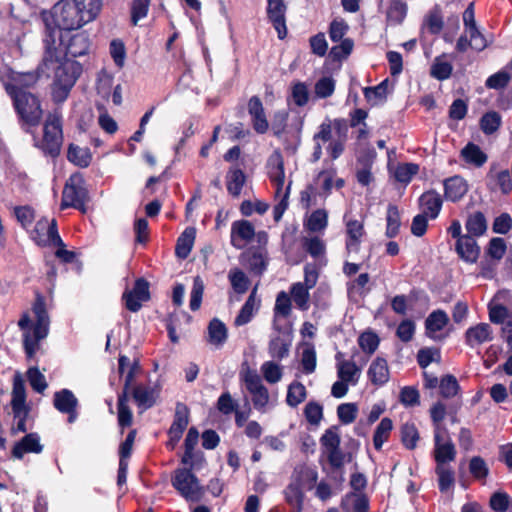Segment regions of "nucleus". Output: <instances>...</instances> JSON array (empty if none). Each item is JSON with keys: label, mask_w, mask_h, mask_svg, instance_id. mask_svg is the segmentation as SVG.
Masks as SVG:
<instances>
[{"label": "nucleus", "mask_w": 512, "mask_h": 512, "mask_svg": "<svg viewBox=\"0 0 512 512\" xmlns=\"http://www.w3.org/2000/svg\"><path fill=\"white\" fill-rule=\"evenodd\" d=\"M101 8V0H60L53 7V21L60 30H77L93 21Z\"/></svg>", "instance_id": "obj_1"}, {"label": "nucleus", "mask_w": 512, "mask_h": 512, "mask_svg": "<svg viewBox=\"0 0 512 512\" xmlns=\"http://www.w3.org/2000/svg\"><path fill=\"white\" fill-rule=\"evenodd\" d=\"M5 91L12 100L22 130L29 132L31 128L37 127L43 118L39 96L16 86H5Z\"/></svg>", "instance_id": "obj_2"}, {"label": "nucleus", "mask_w": 512, "mask_h": 512, "mask_svg": "<svg viewBox=\"0 0 512 512\" xmlns=\"http://www.w3.org/2000/svg\"><path fill=\"white\" fill-rule=\"evenodd\" d=\"M63 141L62 115L55 110L54 112L48 113L43 124V136L40 140L35 139V146L45 156L54 159L60 155Z\"/></svg>", "instance_id": "obj_3"}, {"label": "nucleus", "mask_w": 512, "mask_h": 512, "mask_svg": "<svg viewBox=\"0 0 512 512\" xmlns=\"http://www.w3.org/2000/svg\"><path fill=\"white\" fill-rule=\"evenodd\" d=\"M55 69V76L52 83V100L57 103H63L69 96L77 79L82 74V65L75 60H65L58 62Z\"/></svg>", "instance_id": "obj_4"}, {"label": "nucleus", "mask_w": 512, "mask_h": 512, "mask_svg": "<svg viewBox=\"0 0 512 512\" xmlns=\"http://www.w3.org/2000/svg\"><path fill=\"white\" fill-rule=\"evenodd\" d=\"M89 200L88 190L85 187V180L81 173L72 174L65 183L60 203L61 210L74 208L86 213V203Z\"/></svg>", "instance_id": "obj_5"}, {"label": "nucleus", "mask_w": 512, "mask_h": 512, "mask_svg": "<svg viewBox=\"0 0 512 512\" xmlns=\"http://www.w3.org/2000/svg\"><path fill=\"white\" fill-rule=\"evenodd\" d=\"M188 465V468H178L174 471L171 483L184 499L199 502L204 496L205 488L200 485L199 479L192 472L193 463Z\"/></svg>", "instance_id": "obj_6"}, {"label": "nucleus", "mask_w": 512, "mask_h": 512, "mask_svg": "<svg viewBox=\"0 0 512 512\" xmlns=\"http://www.w3.org/2000/svg\"><path fill=\"white\" fill-rule=\"evenodd\" d=\"M320 443L333 470H342L345 462H351L352 454L344 453L340 448L341 438L337 426L328 428L321 436Z\"/></svg>", "instance_id": "obj_7"}, {"label": "nucleus", "mask_w": 512, "mask_h": 512, "mask_svg": "<svg viewBox=\"0 0 512 512\" xmlns=\"http://www.w3.org/2000/svg\"><path fill=\"white\" fill-rule=\"evenodd\" d=\"M30 236L39 247L65 246V243L59 235L55 218L51 221L47 218L39 219L31 231Z\"/></svg>", "instance_id": "obj_8"}, {"label": "nucleus", "mask_w": 512, "mask_h": 512, "mask_svg": "<svg viewBox=\"0 0 512 512\" xmlns=\"http://www.w3.org/2000/svg\"><path fill=\"white\" fill-rule=\"evenodd\" d=\"M151 299L150 283L143 277L137 278L131 290L126 289L122 294L125 307L130 312H138L143 302Z\"/></svg>", "instance_id": "obj_9"}, {"label": "nucleus", "mask_w": 512, "mask_h": 512, "mask_svg": "<svg viewBox=\"0 0 512 512\" xmlns=\"http://www.w3.org/2000/svg\"><path fill=\"white\" fill-rule=\"evenodd\" d=\"M61 31L56 25L52 27L49 23L45 25V33L43 38L44 43V56L42 59V65L46 69H50V65L59 62L58 48L56 46L57 40L59 39L60 45L63 44V36Z\"/></svg>", "instance_id": "obj_10"}, {"label": "nucleus", "mask_w": 512, "mask_h": 512, "mask_svg": "<svg viewBox=\"0 0 512 512\" xmlns=\"http://www.w3.org/2000/svg\"><path fill=\"white\" fill-rule=\"evenodd\" d=\"M287 4L284 0H267L266 13L267 18L277 32L280 40L287 37L286 26Z\"/></svg>", "instance_id": "obj_11"}, {"label": "nucleus", "mask_w": 512, "mask_h": 512, "mask_svg": "<svg viewBox=\"0 0 512 512\" xmlns=\"http://www.w3.org/2000/svg\"><path fill=\"white\" fill-rule=\"evenodd\" d=\"M32 311L36 317V323L33 326V335L37 339L42 340L48 335L50 319L46 309L45 297L38 291L35 293Z\"/></svg>", "instance_id": "obj_12"}, {"label": "nucleus", "mask_w": 512, "mask_h": 512, "mask_svg": "<svg viewBox=\"0 0 512 512\" xmlns=\"http://www.w3.org/2000/svg\"><path fill=\"white\" fill-rule=\"evenodd\" d=\"M455 251L461 260L469 264L476 263L480 256V247L472 235L464 234L460 241H456Z\"/></svg>", "instance_id": "obj_13"}, {"label": "nucleus", "mask_w": 512, "mask_h": 512, "mask_svg": "<svg viewBox=\"0 0 512 512\" xmlns=\"http://www.w3.org/2000/svg\"><path fill=\"white\" fill-rule=\"evenodd\" d=\"M370 383L376 387L384 386L390 379L388 362L385 358L377 356L367 370Z\"/></svg>", "instance_id": "obj_14"}, {"label": "nucleus", "mask_w": 512, "mask_h": 512, "mask_svg": "<svg viewBox=\"0 0 512 512\" xmlns=\"http://www.w3.org/2000/svg\"><path fill=\"white\" fill-rule=\"evenodd\" d=\"M444 198L447 201L458 202L468 192V183L460 175H454L443 181Z\"/></svg>", "instance_id": "obj_15"}, {"label": "nucleus", "mask_w": 512, "mask_h": 512, "mask_svg": "<svg viewBox=\"0 0 512 512\" xmlns=\"http://www.w3.org/2000/svg\"><path fill=\"white\" fill-rule=\"evenodd\" d=\"M365 235V229L362 222L358 220H349L346 223V241L345 249L347 254L358 253L361 246V238Z\"/></svg>", "instance_id": "obj_16"}, {"label": "nucleus", "mask_w": 512, "mask_h": 512, "mask_svg": "<svg viewBox=\"0 0 512 512\" xmlns=\"http://www.w3.org/2000/svg\"><path fill=\"white\" fill-rule=\"evenodd\" d=\"M43 451V445L40 444V437L37 433H28L12 448V456L16 459H22L25 453L39 454Z\"/></svg>", "instance_id": "obj_17"}, {"label": "nucleus", "mask_w": 512, "mask_h": 512, "mask_svg": "<svg viewBox=\"0 0 512 512\" xmlns=\"http://www.w3.org/2000/svg\"><path fill=\"white\" fill-rule=\"evenodd\" d=\"M443 205L441 195L434 189L424 192L419 197V206L423 210V214L429 216L430 219L438 217Z\"/></svg>", "instance_id": "obj_18"}, {"label": "nucleus", "mask_w": 512, "mask_h": 512, "mask_svg": "<svg viewBox=\"0 0 512 512\" xmlns=\"http://www.w3.org/2000/svg\"><path fill=\"white\" fill-rule=\"evenodd\" d=\"M493 339L492 329L488 323H479L469 327L465 332L466 344L470 347L480 345Z\"/></svg>", "instance_id": "obj_19"}, {"label": "nucleus", "mask_w": 512, "mask_h": 512, "mask_svg": "<svg viewBox=\"0 0 512 512\" xmlns=\"http://www.w3.org/2000/svg\"><path fill=\"white\" fill-rule=\"evenodd\" d=\"M343 512H369V498L365 493L349 492L341 501Z\"/></svg>", "instance_id": "obj_20"}, {"label": "nucleus", "mask_w": 512, "mask_h": 512, "mask_svg": "<svg viewBox=\"0 0 512 512\" xmlns=\"http://www.w3.org/2000/svg\"><path fill=\"white\" fill-rule=\"evenodd\" d=\"M90 39L86 32H79L69 38L65 45V55L73 58L81 57L88 53Z\"/></svg>", "instance_id": "obj_21"}, {"label": "nucleus", "mask_w": 512, "mask_h": 512, "mask_svg": "<svg viewBox=\"0 0 512 512\" xmlns=\"http://www.w3.org/2000/svg\"><path fill=\"white\" fill-rule=\"evenodd\" d=\"M257 287L251 291L245 303L235 317L234 325L240 327L249 323L260 306V300H256Z\"/></svg>", "instance_id": "obj_22"}, {"label": "nucleus", "mask_w": 512, "mask_h": 512, "mask_svg": "<svg viewBox=\"0 0 512 512\" xmlns=\"http://www.w3.org/2000/svg\"><path fill=\"white\" fill-rule=\"evenodd\" d=\"M434 460L436 466H445L456 459L457 451L450 438L446 442H434Z\"/></svg>", "instance_id": "obj_23"}, {"label": "nucleus", "mask_w": 512, "mask_h": 512, "mask_svg": "<svg viewBox=\"0 0 512 512\" xmlns=\"http://www.w3.org/2000/svg\"><path fill=\"white\" fill-rule=\"evenodd\" d=\"M129 392H121L117 399V420L120 433L123 434L125 428L133 424V413L128 406Z\"/></svg>", "instance_id": "obj_24"}, {"label": "nucleus", "mask_w": 512, "mask_h": 512, "mask_svg": "<svg viewBox=\"0 0 512 512\" xmlns=\"http://www.w3.org/2000/svg\"><path fill=\"white\" fill-rule=\"evenodd\" d=\"M132 397L138 408L145 411L155 405L158 394L151 387L137 385L132 389Z\"/></svg>", "instance_id": "obj_25"}, {"label": "nucleus", "mask_w": 512, "mask_h": 512, "mask_svg": "<svg viewBox=\"0 0 512 512\" xmlns=\"http://www.w3.org/2000/svg\"><path fill=\"white\" fill-rule=\"evenodd\" d=\"M196 237V229L194 227H187L177 238L175 246V255L179 259H186L192 251Z\"/></svg>", "instance_id": "obj_26"}, {"label": "nucleus", "mask_w": 512, "mask_h": 512, "mask_svg": "<svg viewBox=\"0 0 512 512\" xmlns=\"http://www.w3.org/2000/svg\"><path fill=\"white\" fill-rule=\"evenodd\" d=\"M462 159L470 165L475 167H482L488 159L487 154L480 148L479 145L468 142L460 151Z\"/></svg>", "instance_id": "obj_27"}, {"label": "nucleus", "mask_w": 512, "mask_h": 512, "mask_svg": "<svg viewBox=\"0 0 512 512\" xmlns=\"http://www.w3.org/2000/svg\"><path fill=\"white\" fill-rule=\"evenodd\" d=\"M408 12L407 3L404 0H390L386 10V22L388 25H401Z\"/></svg>", "instance_id": "obj_28"}, {"label": "nucleus", "mask_w": 512, "mask_h": 512, "mask_svg": "<svg viewBox=\"0 0 512 512\" xmlns=\"http://www.w3.org/2000/svg\"><path fill=\"white\" fill-rule=\"evenodd\" d=\"M53 406L60 413L70 412L78 407V399L71 390L64 388L54 393Z\"/></svg>", "instance_id": "obj_29"}, {"label": "nucleus", "mask_w": 512, "mask_h": 512, "mask_svg": "<svg viewBox=\"0 0 512 512\" xmlns=\"http://www.w3.org/2000/svg\"><path fill=\"white\" fill-rule=\"evenodd\" d=\"M466 235L480 237L487 231V220L483 212L475 211L470 213L465 222Z\"/></svg>", "instance_id": "obj_30"}, {"label": "nucleus", "mask_w": 512, "mask_h": 512, "mask_svg": "<svg viewBox=\"0 0 512 512\" xmlns=\"http://www.w3.org/2000/svg\"><path fill=\"white\" fill-rule=\"evenodd\" d=\"M269 162L274 165V172L270 173L269 178L276 186V194H279L285 183V168L282 154L279 151H275L269 158Z\"/></svg>", "instance_id": "obj_31"}, {"label": "nucleus", "mask_w": 512, "mask_h": 512, "mask_svg": "<svg viewBox=\"0 0 512 512\" xmlns=\"http://www.w3.org/2000/svg\"><path fill=\"white\" fill-rule=\"evenodd\" d=\"M245 262L249 271L256 276H261L268 266V260L260 249L247 252Z\"/></svg>", "instance_id": "obj_32"}, {"label": "nucleus", "mask_w": 512, "mask_h": 512, "mask_svg": "<svg viewBox=\"0 0 512 512\" xmlns=\"http://www.w3.org/2000/svg\"><path fill=\"white\" fill-rule=\"evenodd\" d=\"M67 159L69 162L80 168H86L92 161V155L89 148H81L78 145L71 143L68 146Z\"/></svg>", "instance_id": "obj_33"}, {"label": "nucleus", "mask_w": 512, "mask_h": 512, "mask_svg": "<svg viewBox=\"0 0 512 512\" xmlns=\"http://www.w3.org/2000/svg\"><path fill=\"white\" fill-rule=\"evenodd\" d=\"M255 236L254 225L248 220H237L232 223L231 226V239L234 246L235 238L238 237L240 240L250 242Z\"/></svg>", "instance_id": "obj_34"}, {"label": "nucleus", "mask_w": 512, "mask_h": 512, "mask_svg": "<svg viewBox=\"0 0 512 512\" xmlns=\"http://www.w3.org/2000/svg\"><path fill=\"white\" fill-rule=\"evenodd\" d=\"M285 501L294 508V512H302L305 494L299 483H290L284 491Z\"/></svg>", "instance_id": "obj_35"}, {"label": "nucleus", "mask_w": 512, "mask_h": 512, "mask_svg": "<svg viewBox=\"0 0 512 512\" xmlns=\"http://www.w3.org/2000/svg\"><path fill=\"white\" fill-rule=\"evenodd\" d=\"M357 162L362 165L356 170V180L362 187L369 186L374 181L372 174L373 157L366 155L357 158Z\"/></svg>", "instance_id": "obj_36"}, {"label": "nucleus", "mask_w": 512, "mask_h": 512, "mask_svg": "<svg viewBox=\"0 0 512 512\" xmlns=\"http://www.w3.org/2000/svg\"><path fill=\"white\" fill-rule=\"evenodd\" d=\"M449 323V317L444 310L438 309L429 314L425 320L426 334L432 337L431 334L441 331Z\"/></svg>", "instance_id": "obj_37"}, {"label": "nucleus", "mask_w": 512, "mask_h": 512, "mask_svg": "<svg viewBox=\"0 0 512 512\" xmlns=\"http://www.w3.org/2000/svg\"><path fill=\"white\" fill-rule=\"evenodd\" d=\"M189 413L190 411L186 404L177 402L173 422L168 431L183 435L189 424Z\"/></svg>", "instance_id": "obj_38"}, {"label": "nucleus", "mask_w": 512, "mask_h": 512, "mask_svg": "<svg viewBox=\"0 0 512 512\" xmlns=\"http://www.w3.org/2000/svg\"><path fill=\"white\" fill-rule=\"evenodd\" d=\"M444 58L445 54L437 56L430 67V76L438 81L449 79L453 72V65Z\"/></svg>", "instance_id": "obj_39"}, {"label": "nucleus", "mask_w": 512, "mask_h": 512, "mask_svg": "<svg viewBox=\"0 0 512 512\" xmlns=\"http://www.w3.org/2000/svg\"><path fill=\"white\" fill-rule=\"evenodd\" d=\"M392 429L393 421L389 417L382 418L373 434V445L377 451H380L383 444L388 441Z\"/></svg>", "instance_id": "obj_40"}, {"label": "nucleus", "mask_w": 512, "mask_h": 512, "mask_svg": "<svg viewBox=\"0 0 512 512\" xmlns=\"http://www.w3.org/2000/svg\"><path fill=\"white\" fill-rule=\"evenodd\" d=\"M420 439L418 429L413 422H406L400 427V440L408 450H414Z\"/></svg>", "instance_id": "obj_41"}, {"label": "nucleus", "mask_w": 512, "mask_h": 512, "mask_svg": "<svg viewBox=\"0 0 512 512\" xmlns=\"http://www.w3.org/2000/svg\"><path fill=\"white\" fill-rule=\"evenodd\" d=\"M424 25L432 35H438L442 31L444 27V20L442 10L439 5H435L429 10L424 18Z\"/></svg>", "instance_id": "obj_42"}, {"label": "nucleus", "mask_w": 512, "mask_h": 512, "mask_svg": "<svg viewBox=\"0 0 512 512\" xmlns=\"http://www.w3.org/2000/svg\"><path fill=\"white\" fill-rule=\"evenodd\" d=\"M227 191L233 197H238L241 194L242 188L246 181V176L240 168L231 169L227 173Z\"/></svg>", "instance_id": "obj_43"}, {"label": "nucleus", "mask_w": 512, "mask_h": 512, "mask_svg": "<svg viewBox=\"0 0 512 512\" xmlns=\"http://www.w3.org/2000/svg\"><path fill=\"white\" fill-rule=\"evenodd\" d=\"M386 222V237L395 238L399 234L401 226L400 211L396 205H388L386 213Z\"/></svg>", "instance_id": "obj_44"}, {"label": "nucleus", "mask_w": 512, "mask_h": 512, "mask_svg": "<svg viewBox=\"0 0 512 512\" xmlns=\"http://www.w3.org/2000/svg\"><path fill=\"white\" fill-rule=\"evenodd\" d=\"M42 63L38 66L36 71L21 73L17 78H14V83H7L5 86H16L22 88L24 91H29L40 79L41 73L44 72Z\"/></svg>", "instance_id": "obj_45"}, {"label": "nucleus", "mask_w": 512, "mask_h": 512, "mask_svg": "<svg viewBox=\"0 0 512 512\" xmlns=\"http://www.w3.org/2000/svg\"><path fill=\"white\" fill-rule=\"evenodd\" d=\"M307 397V390L303 383L299 381H293L287 390L286 395V403L292 407L296 408L299 404L305 401Z\"/></svg>", "instance_id": "obj_46"}, {"label": "nucleus", "mask_w": 512, "mask_h": 512, "mask_svg": "<svg viewBox=\"0 0 512 512\" xmlns=\"http://www.w3.org/2000/svg\"><path fill=\"white\" fill-rule=\"evenodd\" d=\"M418 172L419 165L416 163H399L394 169L393 176L397 182L408 185Z\"/></svg>", "instance_id": "obj_47"}, {"label": "nucleus", "mask_w": 512, "mask_h": 512, "mask_svg": "<svg viewBox=\"0 0 512 512\" xmlns=\"http://www.w3.org/2000/svg\"><path fill=\"white\" fill-rule=\"evenodd\" d=\"M309 290L310 289L303 285L302 282L293 283L291 285L290 294L292 299L296 306L302 311H306L309 308Z\"/></svg>", "instance_id": "obj_48"}, {"label": "nucleus", "mask_w": 512, "mask_h": 512, "mask_svg": "<svg viewBox=\"0 0 512 512\" xmlns=\"http://www.w3.org/2000/svg\"><path fill=\"white\" fill-rule=\"evenodd\" d=\"M209 342L215 345H222L227 340V328L225 324L214 318L208 325Z\"/></svg>", "instance_id": "obj_49"}, {"label": "nucleus", "mask_w": 512, "mask_h": 512, "mask_svg": "<svg viewBox=\"0 0 512 512\" xmlns=\"http://www.w3.org/2000/svg\"><path fill=\"white\" fill-rule=\"evenodd\" d=\"M360 369L353 361H342L338 363L337 375L338 378L355 385L358 381Z\"/></svg>", "instance_id": "obj_50"}, {"label": "nucleus", "mask_w": 512, "mask_h": 512, "mask_svg": "<svg viewBox=\"0 0 512 512\" xmlns=\"http://www.w3.org/2000/svg\"><path fill=\"white\" fill-rule=\"evenodd\" d=\"M199 433L195 427H191L188 430V433L185 437L184 441V454L182 456L181 462L183 464H191L192 459L194 457V449L198 443Z\"/></svg>", "instance_id": "obj_51"}, {"label": "nucleus", "mask_w": 512, "mask_h": 512, "mask_svg": "<svg viewBox=\"0 0 512 512\" xmlns=\"http://www.w3.org/2000/svg\"><path fill=\"white\" fill-rule=\"evenodd\" d=\"M480 128L486 135L495 133L501 126V116L496 111H489L480 118Z\"/></svg>", "instance_id": "obj_52"}, {"label": "nucleus", "mask_w": 512, "mask_h": 512, "mask_svg": "<svg viewBox=\"0 0 512 512\" xmlns=\"http://www.w3.org/2000/svg\"><path fill=\"white\" fill-rule=\"evenodd\" d=\"M435 473L438 477V488L441 492L448 491L455 483V473L451 467L436 466Z\"/></svg>", "instance_id": "obj_53"}, {"label": "nucleus", "mask_w": 512, "mask_h": 512, "mask_svg": "<svg viewBox=\"0 0 512 512\" xmlns=\"http://www.w3.org/2000/svg\"><path fill=\"white\" fill-rule=\"evenodd\" d=\"M305 348L302 351L301 355V365L303 373L312 374L317 365V357L314 345L312 343H304Z\"/></svg>", "instance_id": "obj_54"}, {"label": "nucleus", "mask_w": 512, "mask_h": 512, "mask_svg": "<svg viewBox=\"0 0 512 512\" xmlns=\"http://www.w3.org/2000/svg\"><path fill=\"white\" fill-rule=\"evenodd\" d=\"M439 392L443 398H452L456 396L460 390L457 378L452 374H446L440 379Z\"/></svg>", "instance_id": "obj_55"}, {"label": "nucleus", "mask_w": 512, "mask_h": 512, "mask_svg": "<svg viewBox=\"0 0 512 512\" xmlns=\"http://www.w3.org/2000/svg\"><path fill=\"white\" fill-rule=\"evenodd\" d=\"M229 280L232 288L237 294H244L248 291L250 280L246 274L238 268L231 270L229 273Z\"/></svg>", "instance_id": "obj_56"}, {"label": "nucleus", "mask_w": 512, "mask_h": 512, "mask_svg": "<svg viewBox=\"0 0 512 512\" xmlns=\"http://www.w3.org/2000/svg\"><path fill=\"white\" fill-rule=\"evenodd\" d=\"M380 343L379 336L373 331H365L358 337L359 347L363 352L371 355L373 354Z\"/></svg>", "instance_id": "obj_57"}, {"label": "nucleus", "mask_w": 512, "mask_h": 512, "mask_svg": "<svg viewBox=\"0 0 512 512\" xmlns=\"http://www.w3.org/2000/svg\"><path fill=\"white\" fill-rule=\"evenodd\" d=\"M354 41L351 38H344L340 44L334 45L329 52V57L333 61H342L346 59L353 50Z\"/></svg>", "instance_id": "obj_58"}, {"label": "nucleus", "mask_w": 512, "mask_h": 512, "mask_svg": "<svg viewBox=\"0 0 512 512\" xmlns=\"http://www.w3.org/2000/svg\"><path fill=\"white\" fill-rule=\"evenodd\" d=\"M328 225V213L325 209H317L308 218L307 228L312 232L324 230Z\"/></svg>", "instance_id": "obj_59"}, {"label": "nucleus", "mask_w": 512, "mask_h": 512, "mask_svg": "<svg viewBox=\"0 0 512 512\" xmlns=\"http://www.w3.org/2000/svg\"><path fill=\"white\" fill-rule=\"evenodd\" d=\"M511 79L512 75L505 69H502L489 76L485 82V86L489 89L495 90L504 89L508 86Z\"/></svg>", "instance_id": "obj_60"}, {"label": "nucleus", "mask_w": 512, "mask_h": 512, "mask_svg": "<svg viewBox=\"0 0 512 512\" xmlns=\"http://www.w3.org/2000/svg\"><path fill=\"white\" fill-rule=\"evenodd\" d=\"M358 414V406L356 403H342L337 407V416L342 424L353 423Z\"/></svg>", "instance_id": "obj_61"}, {"label": "nucleus", "mask_w": 512, "mask_h": 512, "mask_svg": "<svg viewBox=\"0 0 512 512\" xmlns=\"http://www.w3.org/2000/svg\"><path fill=\"white\" fill-rule=\"evenodd\" d=\"M469 472L476 480H484L489 474V468L481 456H473L469 462Z\"/></svg>", "instance_id": "obj_62"}, {"label": "nucleus", "mask_w": 512, "mask_h": 512, "mask_svg": "<svg viewBox=\"0 0 512 512\" xmlns=\"http://www.w3.org/2000/svg\"><path fill=\"white\" fill-rule=\"evenodd\" d=\"M27 378L30 386L37 393H43L47 388L45 376L40 372L37 367H30L27 371Z\"/></svg>", "instance_id": "obj_63"}, {"label": "nucleus", "mask_w": 512, "mask_h": 512, "mask_svg": "<svg viewBox=\"0 0 512 512\" xmlns=\"http://www.w3.org/2000/svg\"><path fill=\"white\" fill-rule=\"evenodd\" d=\"M506 242L503 238L494 237L492 238L487 246L486 254L494 260H501L506 253Z\"/></svg>", "instance_id": "obj_64"}]
</instances>
